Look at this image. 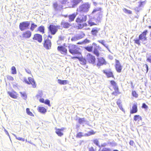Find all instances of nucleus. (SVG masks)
I'll return each instance as SVG.
<instances>
[{
    "instance_id": "obj_63",
    "label": "nucleus",
    "mask_w": 151,
    "mask_h": 151,
    "mask_svg": "<svg viewBox=\"0 0 151 151\" xmlns=\"http://www.w3.org/2000/svg\"><path fill=\"white\" fill-rule=\"evenodd\" d=\"M5 132L6 133V134L9 137V138L10 137V136H9V135L8 132L5 129Z\"/></svg>"
},
{
    "instance_id": "obj_1",
    "label": "nucleus",
    "mask_w": 151,
    "mask_h": 151,
    "mask_svg": "<svg viewBox=\"0 0 151 151\" xmlns=\"http://www.w3.org/2000/svg\"><path fill=\"white\" fill-rule=\"evenodd\" d=\"M90 6V4L88 3H86L80 5L77 11L81 13H86L89 11Z\"/></svg>"
},
{
    "instance_id": "obj_52",
    "label": "nucleus",
    "mask_w": 151,
    "mask_h": 151,
    "mask_svg": "<svg viewBox=\"0 0 151 151\" xmlns=\"http://www.w3.org/2000/svg\"><path fill=\"white\" fill-rule=\"evenodd\" d=\"M142 108L147 109V108H148V106L147 105H146V104L145 103H143L142 104Z\"/></svg>"
},
{
    "instance_id": "obj_57",
    "label": "nucleus",
    "mask_w": 151,
    "mask_h": 151,
    "mask_svg": "<svg viewBox=\"0 0 151 151\" xmlns=\"http://www.w3.org/2000/svg\"><path fill=\"white\" fill-rule=\"evenodd\" d=\"M147 30H145L144 31L142 34H141V35H142L145 36V37H146V34H147Z\"/></svg>"
},
{
    "instance_id": "obj_51",
    "label": "nucleus",
    "mask_w": 151,
    "mask_h": 151,
    "mask_svg": "<svg viewBox=\"0 0 151 151\" xmlns=\"http://www.w3.org/2000/svg\"><path fill=\"white\" fill-rule=\"evenodd\" d=\"M90 41L87 39H86L83 41V44H85L86 43H89Z\"/></svg>"
},
{
    "instance_id": "obj_45",
    "label": "nucleus",
    "mask_w": 151,
    "mask_h": 151,
    "mask_svg": "<svg viewBox=\"0 0 151 151\" xmlns=\"http://www.w3.org/2000/svg\"><path fill=\"white\" fill-rule=\"evenodd\" d=\"M143 69L145 71H146V73H147L148 71V67L147 64H145L143 65Z\"/></svg>"
},
{
    "instance_id": "obj_2",
    "label": "nucleus",
    "mask_w": 151,
    "mask_h": 151,
    "mask_svg": "<svg viewBox=\"0 0 151 151\" xmlns=\"http://www.w3.org/2000/svg\"><path fill=\"white\" fill-rule=\"evenodd\" d=\"M68 47L69 51L71 54H77L79 53V48L76 45L70 44H69Z\"/></svg>"
},
{
    "instance_id": "obj_6",
    "label": "nucleus",
    "mask_w": 151,
    "mask_h": 151,
    "mask_svg": "<svg viewBox=\"0 0 151 151\" xmlns=\"http://www.w3.org/2000/svg\"><path fill=\"white\" fill-rule=\"evenodd\" d=\"M85 36V34L82 32L75 35L71 38L72 41H76L83 38Z\"/></svg>"
},
{
    "instance_id": "obj_28",
    "label": "nucleus",
    "mask_w": 151,
    "mask_h": 151,
    "mask_svg": "<svg viewBox=\"0 0 151 151\" xmlns=\"http://www.w3.org/2000/svg\"><path fill=\"white\" fill-rule=\"evenodd\" d=\"M96 20L98 22H99L101 19V18L102 17V15L101 12H99L98 13L96 16Z\"/></svg>"
},
{
    "instance_id": "obj_48",
    "label": "nucleus",
    "mask_w": 151,
    "mask_h": 151,
    "mask_svg": "<svg viewBox=\"0 0 151 151\" xmlns=\"http://www.w3.org/2000/svg\"><path fill=\"white\" fill-rule=\"evenodd\" d=\"M88 23L89 25L90 26H92L93 25H96V24L94 22H93L91 20H89L88 21Z\"/></svg>"
},
{
    "instance_id": "obj_49",
    "label": "nucleus",
    "mask_w": 151,
    "mask_h": 151,
    "mask_svg": "<svg viewBox=\"0 0 151 151\" xmlns=\"http://www.w3.org/2000/svg\"><path fill=\"white\" fill-rule=\"evenodd\" d=\"M132 94L133 96L135 98H137L138 96V94L135 91H132Z\"/></svg>"
},
{
    "instance_id": "obj_16",
    "label": "nucleus",
    "mask_w": 151,
    "mask_h": 151,
    "mask_svg": "<svg viewBox=\"0 0 151 151\" xmlns=\"http://www.w3.org/2000/svg\"><path fill=\"white\" fill-rule=\"evenodd\" d=\"M104 73L106 75L108 78L114 77L113 73L111 71V70L110 69L109 70H103Z\"/></svg>"
},
{
    "instance_id": "obj_41",
    "label": "nucleus",
    "mask_w": 151,
    "mask_h": 151,
    "mask_svg": "<svg viewBox=\"0 0 151 151\" xmlns=\"http://www.w3.org/2000/svg\"><path fill=\"white\" fill-rule=\"evenodd\" d=\"M12 73L13 74H16L17 73L16 69L14 66H12L11 68Z\"/></svg>"
},
{
    "instance_id": "obj_64",
    "label": "nucleus",
    "mask_w": 151,
    "mask_h": 151,
    "mask_svg": "<svg viewBox=\"0 0 151 151\" xmlns=\"http://www.w3.org/2000/svg\"><path fill=\"white\" fill-rule=\"evenodd\" d=\"M114 91L118 94L120 93L119 91V89H117V90H115Z\"/></svg>"
},
{
    "instance_id": "obj_59",
    "label": "nucleus",
    "mask_w": 151,
    "mask_h": 151,
    "mask_svg": "<svg viewBox=\"0 0 151 151\" xmlns=\"http://www.w3.org/2000/svg\"><path fill=\"white\" fill-rule=\"evenodd\" d=\"M25 70L26 72H27V73L29 74H30L31 73V71L29 69H25Z\"/></svg>"
},
{
    "instance_id": "obj_62",
    "label": "nucleus",
    "mask_w": 151,
    "mask_h": 151,
    "mask_svg": "<svg viewBox=\"0 0 151 151\" xmlns=\"http://www.w3.org/2000/svg\"><path fill=\"white\" fill-rule=\"evenodd\" d=\"M112 94V95L115 96H116L118 95V94L116 93L115 91L113 92Z\"/></svg>"
},
{
    "instance_id": "obj_19",
    "label": "nucleus",
    "mask_w": 151,
    "mask_h": 151,
    "mask_svg": "<svg viewBox=\"0 0 151 151\" xmlns=\"http://www.w3.org/2000/svg\"><path fill=\"white\" fill-rule=\"evenodd\" d=\"M31 35V33L30 31L28 30L22 34V36L25 38H29Z\"/></svg>"
},
{
    "instance_id": "obj_42",
    "label": "nucleus",
    "mask_w": 151,
    "mask_h": 151,
    "mask_svg": "<svg viewBox=\"0 0 151 151\" xmlns=\"http://www.w3.org/2000/svg\"><path fill=\"white\" fill-rule=\"evenodd\" d=\"M20 93L22 97L24 99H25L27 98V96L26 93L24 92H20Z\"/></svg>"
},
{
    "instance_id": "obj_3",
    "label": "nucleus",
    "mask_w": 151,
    "mask_h": 151,
    "mask_svg": "<svg viewBox=\"0 0 151 151\" xmlns=\"http://www.w3.org/2000/svg\"><path fill=\"white\" fill-rule=\"evenodd\" d=\"M30 24V21H25L21 22L19 25V28L21 31L28 29Z\"/></svg>"
},
{
    "instance_id": "obj_4",
    "label": "nucleus",
    "mask_w": 151,
    "mask_h": 151,
    "mask_svg": "<svg viewBox=\"0 0 151 151\" xmlns=\"http://www.w3.org/2000/svg\"><path fill=\"white\" fill-rule=\"evenodd\" d=\"M92 45H93V54L96 55L97 57H99L100 53L99 50L101 49V47L99 45H97L96 43L94 42L93 43Z\"/></svg>"
},
{
    "instance_id": "obj_38",
    "label": "nucleus",
    "mask_w": 151,
    "mask_h": 151,
    "mask_svg": "<svg viewBox=\"0 0 151 151\" xmlns=\"http://www.w3.org/2000/svg\"><path fill=\"white\" fill-rule=\"evenodd\" d=\"M56 129L55 132L58 136H61L63 135V133L61 132V130L60 129Z\"/></svg>"
},
{
    "instance_id": "obj_22",
    "label": "nucleus",
    "mask_w": 151,
    "mask_h": 151,
    "mask_svg": "<svg viewBox=\"0 0 151 151\" xmlns=\"http://www.w3.org/2000/svg\"><path fill=\"white\" fill-rule=\"evenodd\" d=\"M137 111V106L134 104L132 106V109L130 111V113L132 114L136 113Z\"/></svg>"
},
{
    "instance_id": "obj_10",
    "label": "nucleus",
    "mask_w": 151,
    "mask_h": 151,
    "mask_svg": "<svg viewBox=\"0 0 151 151\" xmlns=\"http://www.w3.org/2000/svg\"><path fill=\"white\" fill-rule=\"evenodd\" d=\"M97 59L98 60V63L96 64L97 66H100L106 64V62L103 58L99 57H97Z\"/></svg>"
},
{
    "instance_id": "obj_50",
    "label": "nucleus",
    "mask_w": 151,
    "mask_h": 151,
    "mask_svg": "<svg viewBox=\"0 0 151 151\" xmlns=\"http://www.w3.org/2000/svg\"><path fill=\"white\" fill-rule=\"evenodd\" d=\"M44 103L49 106H50V101L48 99H46Z\"/></svg>"
},
{
    "instance_id": "obj_14",
    "label": "nucleus",
    "mask_w": 151,
    "mask_h": 151,
    "mask_svg": "<svg viewBox=\"0 0 151 151\" xmlns=\"http://www.w3.org/2000/svg\"><path fill=\"white\" fill-rule=\"evenodd\" d=\"M115 67L117 72L120 73L121 72L122 67L119 60H116Z\"/></svg>"
},
{
    "instance_id": "obj_24",
    "label": "nucleus",
    "mask_w": 151,
    "mask_h": 151,
    "mask_svg": "<svg viewBox=\"0 0 151 151\" xmlns=\"http://www.w3.org/2000/svg\"><path fill=\"white\" fill-rule=\"evenodd\" d=\"M89 135L88 134H84L83 133L81 132H78L76 134V137L77 138H80L84 136H88Z\"/></svg>"
},
{
    "instance_id": "obj_44",
    "label": "nucleus",
    "mask_w": 151,
    "mask_h": 151,
    "mask_svg": "<svg viewBox=\"0 0 151 151\" xmlns=\"http://www.w3.org/2000/svg\"><path fill=\"white\" fill-rule=\"evenodd\" d=\"M26 112L27 114L31 116H33L34 115L30 111L29 109V108H27L26 109Z\"/></svg>"
},
{
    "instance_id": "obj_30",
    "label": "nucleus",
    "mask_w": 151,
    "mask_h": 151,
    "mask_svg": "<svg viewBox=\"0 0 151 151\" xmlns=\"http://www.w3.org/2000/svg\"><path fill=\"white\" fill-rule=\"evenodd\" d=\"M87 122V120L85 118H79L78 123L80 124H82Z\"/></svg>"
},
{
    "instance_id": "obj_11",
    "label": "nucleus",
    "mask_w": 151,
    "mask_h": 151,
    "mask_svg": "<svg viewBox=\"0 0 151 151\" xmlns=\"http://www.w3.org/2000/svg\"><path fill=\"white\" fill-rule=\"evenodd\" d=\"M147 40V38L146 37H145L142 35H140L139 36V39L134 40V42L137 44L139 45H140V40H141L142 42H143Z\"/></svg>"
},
{
    "instance_id": "obj_12",
    "label": "nucleus",
    "mask_w": 151,
    "mask_h": 151,
    "mask_svg": "<svg viewBox=\"0 0 151 151\" xmlns=\"http://www.w3.org/2000/svg\"><path fill=\"white\" fill-rule=\"evenodd\" d=\"M43 46L46 49H50L51 46V42L50 40L48 39L45 40Z\"/></svg>"
},
{
    "instance_id": "obj_7",
    "label": "nucleus",
    "mask_w": 151,
    "mask_h": 151,
    "mask_svg": "<svg viewBox=\"0 0 151 151\" xmlns=\"http://www.w3.org/2000/svg\"><path fill=\"white\" fill-rule=\"evenodd\" d=\"M86 19V15H79L76 19V21L77 23L80 24L85 22Z\"/></svg>"
},
{
    "instance_id": "obj_31",
    "label": "nucleus",
    "mask_w": 151,
    "mask_h": 151,
    "mask_svg": "<svg viewBox=\"0 0 151 151\" xmlns=\"http://www.w3.org/2000/svg\"><path fill=\"white\" fill-rule=\"evenodd\" d=\"M116 103L119 108L123 111V109L122 108V105L121 104V101L120 99H119L117 100L116 102Z\"/></svg>"
},
{
    "instance_id": "obj_40",
    "label": "nucleus",
    "mask_w": 151,
    "mask_h": 151,
    "mask_svg": "<svg viewBox=\"0 0 151 151\" xmlns=\"http://www.w3.org/2000/svg\"><path fill=\"white\" fill-rule=\"evenodd\" d=\"M93 142L94 144L96 145L97 146H98L100 149L98 151H100V145H99V142L98 139H96L93 140Z\"/></svg>"
},
{
    "instance_id": "obj_34",
    "label": "nucleus",
    "mask_w": 151,
    "mask_h": 151,
    "mask_svg": "<svg viewBox=\"0 0 151 151\" xmlns=\"http://www.w3.org/2000/svg\"><path fill=\"white\" fill-rule=\"evenodd\" d=\"M134 121H139L142 119V118L139 115H135L134 116Z\"/></svg>"
},
{
    "instance_id": "obj_23",
    "label": "nucleus",
    "mask_w": 151,
    "mask_h": 151,
    "mask_svg": "<svg viewBox=\"0 0 151 151\" xmlns=\"http://www.w3.org/2000/svg\"><path fill=\"white\" fill-rule=\"evenodd\" d=\"M76 15H77V14H76L75 13H73L72 14L69 15L68 16V17L69 18V20H68L69 22H71L74 21Z\"/></svg>"
},
{
    "instance_id": "obj_36",
    "label": "nucleus",
    "mask_w": 151,
    "mask_h": 151,
    "mask_svg": "<svg viewBox=\"0 0 151 151\" xmlns=\"http://www.w3.org/2000/svg\"><path fill=\"white\" fill-rule=\"evenodd\" d=\"M85 49L88 52H91L93 49V45H92V46H88L85 47Z\"/></svg>"
},
{
    "instance_id": "obj_27",
    "label": "nucleus",
    "mask_w": 151,
    "mask_h": 151,
    "mask_svg": "<svg viewBox=\"0 0 151 151\" xmlns=\"http://www.w3.org/2000/svg\"><path fill=\"white\" fill-rule=\"evenodd\" d=\"M58 81L59 83L61 85H66L68 83V81L67 80H62L60 79L58 80Z\"/></svg>"
},
{
    "instance_id": "obj_55",
    "label": "nucleus",
    "mask_w": 151,
    "mask_h": 151,
    "mask_svg": "<svg viewBox=\"0 0 151 151\" xmlns=\"http://www.w3.org/2000/svg\"><path fill=\"white\" fill-rule=\"evenodd\" d=\"M147 61H148L151 63V54L147 59Z\"/></svg>"
},
{
    "instance_id": "obj_26",
    "label": "nucleus",
    "mask_w": 151,
    "mask_h": 151,
    "mask_svg": "<svg viewBox=\"0 0 151 151\" xmlns=\"http://www.w3.org/2000/svg\"><path fill=\"white\" fill-rule=\"evenodd\" d=\"M144 3H145V1H140L139 2L138 7H137L136 8H135V10L136 11H137V12H138V11H139L138 8L142 7V6L143 5V4Z\"/></svg>"
},
{
    "instance_id": "obj_25",
    "label": "nucleus",
    "mask_w": 151,
    "mask_h": 151,
    "mask_svg": "<svg viewBox=\"0 0 151 151\" xmlns=\"http://www.w3.org/2000/svg\"><path fill=\"white\" fill-rule=\"evenodd\" d=\"M82 1V0H73L72 2V7H74Z\"/></svg>"
},
{
    "instance_id": "obj_33",
    "label": "nucleus",
    "mask_w": 151,
    "mask_h": 151,
    "mask_svg": "<svg viewBox=\"0 0 151 151\" xmlns=\"http://www.w3.org/2000/svg\"><path fill=\"white\" fill-rule=\"evenodd\" d=\"M102 10V8L100 7H95L93 9V11L92 12L91 14H93L94 13H95L96 12H98V11L101 12V11Z\"/></svg>"
},
{
    "instance_id": "obj_29",
    "label": "nucleus",
    "mask_w": 151,
    "mask_h": 151,
    "mask_svg": "<svg viewBox=\"0 0 151 151\" xmlns=\"http://www.w3.org/2000/svg\"><path fill=\"white\" fill-rule=\"evenodd\" d=\"M38 111L42 114H44L46 111V109L43 107H39L38 108Z\"/></svg>"
},
{
    "instance_id": "obj_21",
    "label": "nucleus",
    "mask_w": 151,
    "mask_h": 151,
    "mask_svg": "<svg viewBox=\"0 0 151 151\" xmlns=\"http://www.w3.org/2000/svg\"><path fill=\"white\" fill-rule=\"evenodd\" d=\"M77 58L79 60L80 62V63L83 65H86L87 61V60H86L85 59L83 58H81L78 57H77Z\"/></svg>"
},
{
    "instance_id": "obj_39",
    "label": "nucleus",
    "mask_w": 151,
    "mask_h": 151,
    "mask_svg": "<svg viewBox=\"0 0 151 151\" xmlns=\"http://www.w3.org/2000/svg\"><path fill=\"white\" fill-rule=\"evenodd\" d=\"M38 30L43 33H44V27L43 26H41L38 28Z\"/></svg>"
},
{
    "instance_id": "obj_13",
    "label": "nucleus",
    "mask_w": 151,
    "mask_h": 151,
    "mask_svg": "<svg viewBox=\"0 0 151 151\" xmlns=\"http://www.w3.org/2000/svg\"><path fill=\"white\" fill-rule=\"evenodd\" d=\"M58 50L62 54L66 55L67 52V50L63 46H59L57 48Z\"/></svg>"
},
{
    "instance_id": "obj_32",
    "label": "nucleus",
    "mask_w": 151,
    "mask_h": 151,
    "mask_svg": "<svg viewBox=\"0 0 151 151\" xmlns=\"http://www.w3.org/2000/svg\"><path fill=\"white\" fill-rule=\"evenodd\" d=\"M98 42L99 43L101 44L103 46L105 47L109 51H110L108 47V46L107 45H106L105 44V41L104 40H98Z\"/></svg>"
},
{
    "instance_id": "obj_60",
    "label": "nucleus",
    "mask_w": 151,
    "mask_h": 151,
    "mask_svg": "<svg viewBox=\"0 0 151 151\" xmlns=\"http://www.w3.org/2000/svg\"><path fill=\"white\" fill-rule=\"evenodd\" d=\"M39 100L42 103H44L45 101L44 99L43 98L40 99Z\"/></svg>"
},
{
    "instance_id": "obj_5",
    "label": "nucleus",
    "mask_w": 151,
    "mask_h": 151,
    "mask_svg": "<svg viewBox=\"0 0 151 151\" xmlns=\"http://www.w3.org/2000/svg\"><path fill=\"white\" fill-rule=\"evenodd\" d=\"M86 59L87 61L93 65H95L96 58L94 56L90 53L88 54L86 56Z\"/></svg>"
},
{
    "instance_id": "obj_15",
    "label": "nucleus",
    "mask_w": 151,
    "mask_h": 151,
    "mask_svg": "<svg viewBox=\"0 0 151 151\" xmlns=\"http://www.w3.org/2000/svg\"><path fill=\"white\" fill-rule=\"evenodd\" d=\"M53 6L55 10V11H60L63 8L62 5L58 4L56 2L53 4Z\"/></svg>"
},
{
    "instance_id": "obj_8",
    "label": "nucleus",
    "mask_w": 151,
    "mask_h": 151,
    "mask_svg": "<svg viewBox=\"0 0 151 151\" xmlns=\"http://www.w3.org/2000/svg\"><path fill=\"white\" fill-rule=\"evenodd\" d=\"M58 27V25L55 26L50 24L48 27L49 30L52 35H54L57 31Z\"/></svg>"
},
{
    "instance_id": "obj_9",
    "label": "nucleus",
    "mask_w": 151,
    "mask_h": 151,
    "mask_svg": "<svg viewBox=\"0 0 151 151\" xmlns=\"http://www.w3.org/2000/svg\"><path fill=\"white\" fill-rule=\"evenodd\" d=\"M28 79L29 81L27 80L26 78H24V80L25 83L28 84H31L33 88H35L36 87V84L34 79L31 77H29Z\"/></svg>"
},
{
    "instance_id": "obj_35",
    "label": "nucleus",
    "mask_w": 151,
    "mask_h": 151,
    "mask_svg": "<svg viewBox=\"0 0 151 151\" xmlns=\"http://www.w3.org/2000/svg\"><path fill=\"white\" fill-rule=\"evenodd\" d=\"M37 98H41L42 97H44V96L43 95V93L42 91H38V93L36 96Z\"/></svg>"
},
{
    "instance_id": "obj_37",
    "label": "nucleus",
    "mask_w": 151,
    "mask_h": 151,
    "mask_svg": "<svg viewBox=\"0 0 151 151\" xmlns=\"http://www.w3.org/2000/svg\"><path fill=\"white\" fill-rule=\"evenodd\" d=\"M7 93L12 98L14 99H16L17 97V96L14 93L12 92L8 91Z\"/></svg>"
},
{
    "instance_id": "obj_58",
    "label": "nucleus",
    "mask_w": 151,
    "mask_h": 151,
    "mask_svg": "<svg viewBox=\"0 0 151 151\" xmlns=\"http://www.w3.org/2000/svg\"><path fill=\"white\" fill-rule=\"evenodd\" d=\"M129 144L132 146H133L134 144V141L132 140H130L129 142Z\"/></svg>"
},
{
    "instance_id": "obj_56",
    "label": "nucleus",
    "mask_w": 151,
    "mask_h": 151,
    "mask_svg": "<svg viewBox=\"0 0 151 151\" xmlns=\"http://www.w3.org/2000/svg\"><path fill=\"white\" fill-rule=\"evenodd\" d=\"M108 145V144L106 143H104L100 145V148L103 147H105V146H107Z\"/></svg>"
},
{
    "instance_id": "obj_53",
    "label": "nucleus",
    "mask_w": 151,
    "mask_h": 151,
    "mask_svg": "<svg viewBox=\"0 0 151 151\" xmlns=\"http://www.w3.org/2000/svg\"><path fill=\"white\" fill-rule=\"evenodd\" d=\"M111 84L113 86H116V83L114 81H110Z\"/></svg>"
},
{
    "instance_id": "obj_46",
    "label": "nucleus",
    "mask_w": 151,
    "mask_h": 151,
    "mask_svg": "<svg viewBox=\"0 0 151 151\" xmlns=\"http://www.w3.org/2000/svg\"><path fill=\"white\" fill-rule=\"evenodd\" d=\"M123 11L125 13H127L129 14H130L132 13V12L130 10L127 9L126 8H124L123 9Z\"/></svg>"
},
{
    "instance_id": "obj_61",
    "label": "nucleus",
    "mask_w": 151,
    "mask_h": 151,
    "mask_svg": "<svg viewBox=\"0 0 151 151\" xmlns=\"http://www.w3.org/2000/svg\"><path fill=\"white\" fill-rule=\"evenodd\" d=\"M87 25V24L86 23H85L84 24H83V25L82 26L81 25V28H83L84 26H86Z\"/></svg>"
},
{
    "instance_id": "obj_54",
    "label": "nucleus",
    "mask_w": 151,
    "mask_h": 151,
    "mask_svg": "<svg viewBox=\"0 0 151 151\" xmlns=\"http://www.w3.org/2000/svg\"><path fill=\"white\" fill-rule=\"evenodd\" d=\"M7 78L8 79H9V80H10L11 81H13L14 80L13 78L10 76H7Z\"/></svg>"
},
{
    "instance_id": "obj_43",
    "label": "nucleus",
    "mask_w": 151,
    "mask_h": 151,
    "mask_svg": "<svg viewBox=\"0 0 151 151\" xmlns=\"http://www.w3.org/2000/svg\"><path fill=\"white\" fill-rule=\"evenodd\" d=\"M37 27V25L35 24L34 23H31V27L30 28V29L32 31H33L34 30V29L36 28Z\"/></svg>"
},
{
    "instance_id": "obj_18",
    "label": "nucleus",
    "mask_w": 151,
    "mask_h": 151,
    "mask_svg": "<svg viewBox=\"0 0 151 151\" xmlns=\"http://www.w3.org/2000/svg\"><path fill=\"white\" fill-rule=\"evenodd\" d=\"M100 30V29L97 27H94L92 29L91 32L92 35L94 36H97V34L99 31Z\"/></svg>"
},
{
    "instance_id": "obj_17",
    "label": "nucleus",
    "mask_w": 151,
    "mask_h": 151,
    "mask_svg": "<svg viewBox=\"0 0 151 151\" xmlns=\"http://www.w3.org/2000/svg\"><path fill=\"white\" fill-rule=\"evenodd\" d=\"M33 39L37 40L39 42H41L42 41V36L40 34H37L34 35Z\"/></svg>"
},
{
    "instance_id": "obj_20",
    "label": "nucleus",
    "mask_w": 151,
    "mask_h": 151,
    "mask_svg": "<svg viewBox=\"0 0 151 151\" xmlns=\"http://www.w3.org/2000/svg\"><path fill=\"white\" fill-rule=\"evenodd\" d=\"M62 27L65 28H68L70 26V24L68 22H66L65 21H63L61 22V24Z\"/></svg>"
},
{
    "instance_id": "obj_47",
    "label": "nucleus",
    "mask_w": 151,
    "mask_h": 151,
    "mask_svg": "<svg viewBox=\"0 0 151 151\" xmlns=\"http://www.w3.org/2000/svg\"><path fill=\"white\" fill-rule=\"evenodd\" d=\"M13 135H14V137H15L16 139H17L19 140H21L23 142L24 141H25L24 139L23 138H22V137H18L16 135H15L14 134H13Z\"/></svg>"
}]
</instances>
